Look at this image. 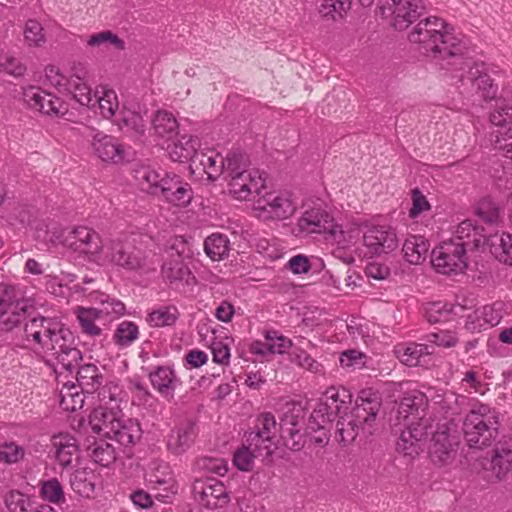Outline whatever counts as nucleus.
Wrapping results in <instances>:
<instances>
[{
  "label": "nucleus",
  "mask_w": 512,
  "mask_h": 512,
  "mask_svg": "<svg viewBox=\"0 0 512 512\" xmlns=\"http://www.w3.org/2000/svg\"><path fill=\"white\" fill-rule=\"evenodd\" d=\"M409 41L430 57L441 70L464 64L467 45L462 37L448 30L446 22L436 16L420 20L409 33Z\"/></svg>",
  "instance_id": "nucleus-1"
},
{
  "label": "nucleus",
  "mask_w": 512,
  "mask_h": 512,
  "mask_svg": "<svg viewBox=\"0 0 512 512\" xmlns=\"http://www.w3.org/2000/svg\"><path fill=\"white\" fill-rule=\"evenodd\" d=\"M25 340L32 347L56 361L62 370L77 367L82 359L73 333L57 318L36 316L24 325Z\"/></svg>",
  "instance_id": "nucleus-2"
},
{
  "label": "nucleus",
  "mask_w": 512,
  "mask_h": 512,
  "mask_svg": "<svg viewBox=\"0 0 512 512\" xmlns=\"http://www.w3.org/2000/svg\"><path fill=\"white\" fill-rule=\"evenodd\" d=\"M135 179L143 192L174 206L185 207L193 198L190 184L175 173H160L149 166H141L135 170Z\"/></svg>",
  "instance_id": "nucleus-3"
},
{
  "label": "nucleus",
  "mask_w": 512,
  "mask_h": 512,
  "mask_svg": "<svg viewBox=\"0 0 512 512\" xmlns=\"http://www.w3.org/2000/svg\"><path fill=\"white\" fill-rule=\"evenodd\" d=\"M381 402L377 396L372 398L359 397L356 406L350 413H345L339 418L336 424V437L343 445L351 444L357 437L359 430H368L372 428Z\"/></svg>",
  "instance_id": "nucleus-4"
},
{
  "label": "nucleus",
  "mask_w": 512,
  "mask_h": 512,
  "mask_svg": "<svg viewBox=\"0 0 512 512\" xmlns=\"http://www.w3.org/2000/svg\"><path fill=\"white\" fill-rule=\"evenodd\" d=\"M248 158L242 152H232L226 157V175L229 193L237 200H247L252 193L264 187V178L248 169Z\"/></svg>",
  "instance_id": "nucleus-5"
},
{
  "label": "nucleus",
  "mask_w": 512,
  "mask_h": 512,
  "mask_svg": "<svg viewBox=\"0 0 512 512\" xmlns=\"http://www.w3.org/2000/svg\"><path fill=\"white\" fill-rule=\"evenodd\" d=\"M498 415L487 405H480L465 418L463 432L470 447L483 448L490 445L498 434Z\"/></svg>",
  "instance_id": "nucleus-6"
},
{
  "label": "nucleus",
  "mask_w": 512,
  "mask_h": 512,
  "mask_svg": "<svg viewBox=\"0 0 512 512\" xmlns=\"http://www.w3.org/2000/svg\"><path fill=\"white\" fill-rule=\"evenodd\" d=\"M61 244L79 255L84 256L89 262L103 266L107 241L91 228L78 226L62 235Z\"/></svg>",
  "instance_id": "nucleus-7"
},
{
  "label": "nucleus",
  "mask_w": 512,
  "mask_h": 512,
  "mask_svg": "<svg viewBox=\"0 0 512 512\" xmlns=\"http://www.w3.org/2000/svg\"><path fill=\"white\" fill-rule=\"evenodd\" d=\"M446 73L452 78H457L463 85L470 84L484 100H492L497 95L498 86L488 75L484 64L472 65L464 56V64L453 66Z\"/></svg>",
  "instance_id": "nucleus-8"
},
{
  "label": "nucleus",
  "mask_w": 512,
  "mask_h": 512,
  "mask_svg": "<svg viewBox=\"0 0 512 512\" xmlns=\"http://www.w3.org/2000/svg\"><path fill=\"white\" fill-rule=\"evenodd\" d=\"M104 265H115L127 270L148 269L154 270V263H150L147 256L139 248L130 242L119 239L107 240V247L104 253Z\"/></svg>",
  "instance_id": "nucleus-9"
},
{
  "label": "nucleus",
  "mask_w": 512,
  "mask_h": 512,
  "mask_svg": "<svg viewBox=\"0 0 512 512\" xmlns=\"http://www.w3.org/2000/svg\"><path fill=\"white\" fill-rule=\"evenodd\" d=\"M189 254L190 249L187 242L182 237L174 238L166 251L165 261L162 265V276L170 283L193 284L195 277L184 263V258L188 257Z\"/></svg>",
  "instance_id": "nucleus-10"
},
{
  "label": "nucleus",
  "mask_w": 512,
  "mask_h": 512,
  "mask_svg": "<svg viewBox=\"0 0 512 512\" xmlns=\"http://www.w3.org/2000/svg\"><path fill=\"white\" fill-rule=\"evenodd\" d=\"M448 422L437 423L436 429L431 430L432 438L429 446V456L438 465L451 463L457 453L459 439L457 431Z\"/></svg>",
  "instance_id": "nucleus-11"
},
{
  "label": "nucleus",
  "mask_w": 512,
  "mask_h": 512,
  "mask_svg": "<svg viewBox=\"0 0 512 512\" xmlns=\"http://www.w3.org/2000/svg\"><path fill=\"white\" fill-rule=\"evenodd\" d=\"M465 242H443L432 250L431 263L445 275L462 273L467 267Z\"/></svg>",
  "instance_id": "nucleus-12"
},
{
  "label": "nucleus",
  "mask_w": 512,
  "mask_h": 512,
  "mask_svg": "<svg viewBox=\"0 0 512 512\" xmlns=\"http://www.w3.org/2000/svg\"><path fill=\"white\" fill-rule=\"evenodd\" d=\"M296 211V204L287 192H269L253 205L254 215L261 220H285Z\"/></svg>",
  "instance_id": "nucleus-13"
},
{
  "label": "nucleus",
  "mask_w": 512,
  "mask_h": 512,
  "mask_svg": "<svg viewBox=\"0 0 512 512\" xmlns=\"http://www.w3.org/2000/svg\"><path fill=\"white\" fill-rule=\"evenodd\" d=\"M428 392L432 393V389H429ZM430 398L434 399V396L419 390H412L405 393L395 412L397 420L395 425L407 427L411 422L419 423V418L421 417L427 418L426 409Z\"/></svg>",
  "instance_id": "nucleus-14"
},
{
  "label": "nucleus",
  "mask_w": 512,
  "mask_h": 512,
  "mask_svg": "<svg viewBox=\"0 0 512 512\" xmlns=\"http://www.w3.org/2000/svg\"><path fill=\"white\" fill-rule=\"evenodd\" d=\"M192 492L195 501L207 509L223 507L229 500L224 484L214 478L195 480Z\"/></svg>",
  "instance_id": "nucleus-15"
},
{
  "label": "nucleus",
  "mask_w": 512,
  "mask_h": 512,
  "mask_svg": "<svg viewBox=\"0 0 512 512\" xmlns=\"http://www.w3.org/2000/svg\"><path fill=\"white\" fill-rule=\"evenodd\" d=\"M304 412L300 406L293 405L284 413L279 424V430L284 445L293 451H299L304 446V434L301 432Z\"/></svg>",
  "instance_id": "nucleus-16"
},
{
  "label": "nucleus",
  "mask_w": 512,
  "mask_h": 512,
  "mask_svg": "<svg viewBox=\"0 0 512 512\" xmlns=\"http://www.w3.org/2000/svg\"><path fill=\"white\" fill-rule=\"evenodd\" d=\"M419 420V423L411 422L405 427L397 441V450L406 456L419 454L429 433L428 429L433 428L430 418L421 417Z\"/></svg>",
  "instance_id": "nucleus-17"
},
{
  "label": "nucleus",
  "mask_w": 512,
  "mask_h": 512,
  "mask_svg": "<svg viewBox=\"0 0 512 512\" xmlns=\"http://www.w3.org/2000/svg\"><path fill=\"white\" fill-rule=\"evenodd\" d=\"M24 102L32 109L42 114L60 117L67 112V106L59 97L36 87L23 91Z\"/></svg>",
  "instance_id": "nucleus-18"
},
{
  "label": "nucleus",
  "mask_w": 512,
  "mask_h": 512,
  "mask_svg": "<svg viewBox=\"0 0 512 512\" xmlns=\"http://www.w3.org/2000/svg\"><path fill=\"white\" fill-rule=\"evenodd\" d=\"M33 306L27 299L12 298L6 294L0 299V327L11 331L22 323L30 315L29 310Z\"/></svg>",
  "instance_id": "nucleus-19"
},
{
  "label": "nucleus",
  "mask_w": 512,
  "mask_h": 512,
  "mask_svg": "<svg viewBox=\"0 0 512 512\" xmlns=\"http://www.w3.org/2000/svg\"><path fill=\"white\" fill-rule=\"evenodd\" d=\"M363 242L371 255L389 253L398 246V238L395 231L385 225L369 227L364 233Z\"/></svg>",
  "instance_id": "nucleus-20"
},
{
  "label": "nucleus",
  "mask_w": 512,
  "mask_h": 512,
  "mask_svg": "<svg viewBox=\"0 0 512 512\" xmlns=\"http://www.w3.org/2000/svg\"><path fill=\"white\" fill-rule=\"evenodd\" d=\"M298 225L307 233H329L334 237L343 233L342 227L334 223L332 216L320 208L305 211Z\"/></svg>",
  "instance_id": "nucleus-21"
},
{
  "label": "nucleus",
  "mask_w": 512,
  "mask_h": 512,
  "mask_svg": "<svg viewBox=\"0 0 512 512\" xmlns=\"http://www.w3.org/2000/svg\"><path fill=\"white\" fill-rule=\"evenodd\" d=\"M388 5V10L393 15V25L396 29L403 30L416 20L425 5L422 0H383Z\"/></svg>",
  "instance_id": "nucleus-22"
},
{
  "label": "nucleus",
  "mask_w": 512,
  "mask_h": 512,
  "mask_svg": "<svg viewBox=\"0 0 512 512\" xmlns=\"http://www.w3.org/2000/svg\"><path fill=\"white\" fill-rule=\"evenodd\" d=\"M122 416L120 407L99 406L89 416V424L94 433L108 438L112 431L119 427V420Z\"/></svg>",
  "instance_id": "nucleus-23"
},
{
  "label": "nucleus",
  "mask_w": 512,
  "mask_h": 512,
  "mask_svg": "<svg viewBox=\"0 0 512 512\" xmlns=\"http://www.w3.org/2000/svg\"><path fill=\"white\" fill-rule=\"evenodd\" d=\"M91 138L93 151L102 161L119 163L124 160L125 151L114 137L92 131Z\"/></svg>",
  "instance_id": "nucleus-24"
},
{
  "label": "nucleus",
  "mask_w": 512,
  "mask_h": 512,
  "mask_svg": "<svg viewBox=\"0 0 512 512\" xmlns=\"http://www.w3.org/2000/svg\"><path fill=\"white\" fill-rule=\"evenodd\" d=\"M152 387L166 400L174 399L175 390L181 381L175 371L169 366H158L149 373Z\"/></svg>",
  "instance_id": "nucleus-25"
},
{
  "label": "nucleus",
  "mask_w": 512,
  "mask_h": 512,
  "mask_svg": "<svg viewBox=\"0 0 512 512\" xmlns=\"http://www.w3.org/2000/svg\"><path fill=\"white\" fill-rule=\"evenodd\" d=\"M195 437L194 423L191 421L183 422L170 431L167 437V448L171 453L181 455L192 446Z\"/></svg>",
  "instance_id": "nucleus-26"
},
{
  "label": "nucleus",
  "mask_w": 512,
  "mask_h": 512,
  "mask_svg": "<svg viewBox=\"0 0 512 512\" xmlns=\"http://www.w3.org/2000/svg\"><path fill=\"white\" fill-rule=\"evenodd\" d=\"M202 168L209 180H216L220 175H226V158L214 151L198 152L193 158L191 168Z\"/></svg>",
  "instance_id": "nucleus-27"
},
{
  "label": "nucleus",
  "mask_w": 512,
  "mask_h": 512,
  "mask_svg": "<svg viewBox=\"0 0 512 512\" xmlns=\"http://www.w3.org/2000/svg\"><path fill=\"white\" fill-rule=\"evenodd\" d=\"M54 455L62 468H70L73 459L77 457L79 448L76 439L69 434H58L52 438Z\"/></svg>",
  "instance_id": "nucleus-28"
},
{
  "label": "nucleus",
  "mask_w": 512,
  "mask_h": 512,
  "mask_svg": "<svg viewBox=\"0 0 512 512\" xmlns=\"http://www.w3.org/2000/svg\"><path fill=\"white\" fill-rule=\"evenodd\" d=\"M91 103L88 107L93 110L98 109L99 113L106 119L114 117L119 107L116 92L106 86L96 88Z\"/></svg>",
  "instance_id": "nucleus-29"
},
{
  "label": "nucleus",
  "mask_w": 512,
  "mask_h": 512,
  "mask_svg": "<svg viewBox=\"0 0 512 512\" xmlns=\"http://www.w3.org/2000/svg\"><path fill=\"white\" fill-rule=\"evenodd\" d=\"M74 314L76 315L83 334L90 337H99L102 335L103 329L97 324V322L103 325H106L107 323L103 321V318L95 307L86 308L78 306L75 308Z\"/></svg>",
  "instance_id": "nucleus-30"
},
{
  "label": "nucleus",
  "mask_w": 512,
  "mask_h": 512,
  "mask_svg": "<svg viewBox=\"0 0 512 512\" xmlns=\"http://www.w3.org/2000/svg\"><path fill=\"white\" fill-rule=\"evenodd\" d=\"M199 141L189 135H180L176 141L168 146V153L170 158L175 162H185L190 160L192 167L193 158L198 154L197 147Z\"/></svg>",
  "instance_id": "nucleus-31"
},
{
  "label": "nucleus",
  "mask_w": 512,
  "mask_h": 512,
  "mask_svg": "<svg viewBox=\"0 0 512 512\" xmlns=\"http://www.w3.org/2000/svg\"><path fill=\"white\" fill-rule=\"evenodd\" d=\"M395 353L403 364L415 367L424 364L432 351L429 350V346L426 344L412 342L397 346Z\"/></svg>",
  "instance_id": "nucleus-32"
},
{
  "label": "nucleus",
  "mask_w": 512,
  "mask_h": 512,
  "mask_svg": "<svg viewBox=\"0 0 512 512\" xmlns=\"http://www.w3.org/2000/svg\"><path fill=\"white\" fill-rule=\"evenodd\" d=\"M93 299L99 305L95 307L96 310L106 323L118 319L126 312L125 304L122 301L107 294L97 293Z\"/></svg>",
  "instance_id": "nucleus-33"
},
{
  "label": "nucleus",
  "mask_w": 512,
  "mask_h": 512,
  "mask_svg": "<svg viewBox=\"0 0 512 512\" xmlns=\"http://www.w3.org/2000/svg\"><path fill=\"white\" fill-rule=\"evenodd\" d=\"M115 122L121 130H125L136 136L143 135L146 129V122L141 112L136 110L134 106L127 107L125 105Z\"/></svg>",
  "instance_id": "nucleus-34"
},
{
  "label": "nucleus",
  "mask_w": 512,
  "mask_h": 512,
  "mask_svg": "<svg viewBox=\"0 0 512 512\" xmlns=\"http://www.w3.org/2000/svg\"><path fill=\"white\" fill-rule=\"evenodd\" d=\"M141 437V428L136 420L124 418L119 420V427L114 429L109 439H113L122 446H129L138 441Z\"/></svg>",
  "instance_id": "nucleus-35"
},
{
  "label": "nucleus",
  "mask_w": 512,
  "mask_h": 512,
  "mask_svg": "<svg viewBox=\"0 0 512 512\" xmlns=\"http://www.w3.org/2000/svg\"><path fill=\"white\" fill-rule=\"evenodd\" d=\"M77 369V382L78 387L82 390L83 393H93L97 391L101 385L102 375L99 372V369L94 364H86L83 366L77 365L75 367ZM74 368L68 370L72 372Z\"/></svg>",
  "instance_id": "nucleus-36"
},
{
  "label": "nucleus",
  "mask_w": 512,
  "mask_h": 512,
  "mask_svg": "<svg viewBox=\"0 0 512 512\" xmlns=\"http://www.w3.org/2000/svg\"><path fill=\"white\" fill-rule=\"evenodd\" d=\"M489 120L497 128L493 132L496 143L500 142L501 137L512 138V107H497L490 113Z\"/></svg>",
  "instance_id": "nucleus-37"
},
{
  "label": "nucleus",
  "mask_w": 512,
  "mask_h": 512,
  "mask_svg": "<svg viewBox=\"0 0 512 512\" xmlns=\"http://www.w3.org/2000/svg\"><path fill=\"white\" fill-rule=\"evenodd\" d=\"M428 241L422 236L408 237L402 247L403 255L410 264H420L427 257Z\"/></svg>",
  "instance_id": "nucleus-38"
},
{
  "label": "nucleus",
  "mask_w": 512,
  "mask_h": 512,
  "mask_svg": "<svg viewBox=\"0 0 512 512\" xmlns=\"http://www.w3.org/2000/svg\"><path fill=\"white\" fill-rule=\"evenodd\" d=\"M204 250L207 256L213 261H219L228 256L230 241L227 235L213 233L204 241Z\"/></svg>",
  "instance_id": "nucleus-39"
},
{
  "label": "nucleus",
  "mask_w": 512,
  "mask_h": 512,
  "mask_svg": "<svg viewBox=\"0 0 512 512\" xmlns=\"http://www.w3.org/2000/svg\"><path fill=\"white\" fill-rule=\"evenodd\" d=\"M458 310H463V307L438 301L429 303L426 306L425 315L430 323H439L450 320V315H457Z\"/></svg>",
  "instance_id": "nucleus-40"
},
{
  "label": "nucleus",
  "mask_w": 512,
  "mask_h": 512,
  "mask_svg": "<svg viewBox=\"0 0 512 512\" xmlns=\"http://www.w3.org/2000/svg\"><path fill=\"white\" fill-rule=\"evenodd\" d=\"M245 444L249 446L252 451L263 459L269 458L276 446L275 440H271L270 436H263L259 432H249L246 435Z\"/></svg>",
  "instance_id": "nucleus-41"
},
{
  "label": "nucleus",
  "mask_w": 512,
  "mask_h": 512,
  "mask_svg": "<svg viewBox=\"0 0 512 512\" xmlns=\"http://www.w3.org/2000/svg\"><path fill=\"white\" fill-rule=\"evenodd\" d=\"M492 470L501 479L512 468V447L501 445L494 450L491 460Z\"/></svg>",
  "instance_id": "nucleus-42"
},
{
  "label": "nucleus",
  "mask_w": 512,
  "mask_h": 512,
  "mask_svg": "<svg viewBox=\"0 0 512 512\" xmlns=\"http://www.w3.org/2000/svg\"><path fill=\"white\" fill-rule=\"evenodd\" d=\"M333 407L327 402H320L310 415L308 429L311 431L325 430L333 420Z\"/></svg>",
  "instance_id": "nucleus-43"
},
{
  "label": "nucleus",
  "mask_w": 512,
  "mask_h": 512,
  "mask_svg": "<svg viewBox=\"0 0 512 512\" xmlns=\"http://www.w3.org/2000/svg\"><path fill=\"white\" fill-rule=\"evenodd\" d=\"M93 475L84 469L76 470L70 477L72 489L83 497H91L95 492Z\"/></svg>",
  "instance_id": "nucleus-44"
},
{
  "label": "nucleus",
  "mask_w": 512,
  "mask_h": 512,
  "mask_svg": "<svg viewBox=\"0 0 512 512\" xmlns=\"http://www.w3.org/2000/svg\"><path fill=\"white\" fill-rule=\"evenodd\" d=\"M155 133L161 137L170 138L178 128V122L174 115L167 111H158L152 119Z\"/></svg>",
  "instance_id": "nucleus-45"
},
{
  "label": "nucleus",
  "mask_w": 512,
  "mask_h": 512,
  "mask_svg": "<svg viewBox=\"0 0 512 512\" xmlns=\"http://www.w3.org/2000/svg\"><path fill=\"white\" fill-rule=\"evenodd\" d=\"M40 496L47 502L60 505L65 502V493L62 484L56 478L40 482Z\"/></svg>",
  "instance_id": "nucleus-46"
},
{
  "label": "nucleus",
  "mask_w": 512,
  "mask_h": 512,
  "mask_svg": "<svg viewBox=\"0 0 512 512\" xmlns=\"http://www.w3.org/2000/svg\"><path fill=\"white\" fill-rule=\"evenodd\" d=\"M351 0H322L319 13L328 20H337L344 17L349 10Z\"/></svg>",
  "instance_id": "nucleus-47"
},
{
  "label": "nucleus",
  "mask_w": 512,
  "mask_h": 512,
  "mask_svg": "<svg viewBox=\"0 0 512 512\" xmlns=\"http://www.w3.org/2000/svg\"><path fill=\"white\" fill-rule=\"evenodd\" d=\"M4 503L6 508L10 512H32L33 511V499L18 491L11 490L9 491L4 498Z\"/></svg>",
  "instance_id": "nucleus-48"
},
{
  "label": "nucleus",
  "mask_w": 512,
  "mask_h": 512,
  "mask_svg": "<svg viewBox=\"0 0 512 512\" xmlns=\"http://www.w3.org/2000/svg\"><path fill=\"white\" fill-rule=\"evenodd\" d=\"M138 336V326L132 321H123L117 326L113 334V340L119 347H128Z\"/></svg>",
  "instance_id": "nucleus-49"
},
{
  "label": "nucleus",
  "mask_w": 512,
  "mask_h": 512,
  "mask_svg": "<svg viewBox=\"0 0 512 512\" xmlns=\"http://www.w3.org/2000/svg\"><path fill=\"white\" fill-rule=\"evenodd\" d=\"M291 363L314 374L323 372V365L301 348H294L289 354Z\"/></svg>",
  "instance_id": "nucleus-50"
},
{
  "label": "nucleus",
  "mask_w": 512,
  "mask_h": 512,
  "mask_svg": "<svg viewBox=\"0 0 512 512\" xmlns=\"http://www.w3.org/2000/svg\"><path fill=\"white\" fill-rule=\"evenodd\" d=\"M179 312L174 306L160 307L152 311L148 317V323L153 327H163L173 325L178 319Z\"/></svg>",
  "instance_id": "nucleus-51"
},
{
  "label": "nucleus",
  "mask_w": 512,
  "mask_h": 512,
  "mask_svg": "<svg viewBox=\"0 0 512 512\" xmlns=\"http://www.w3.org/2000/svg\"><path fill=\"white\" fill-rule=\"evenodd\" d=\"M491 246L494 247V254L499 261L512 266L511 234L502 233L499 237L494 236L491 240Z\"/></svg>",
  "instance_id": "nucleus-52"
},
{
  "label": "nucleus",
  "mask_w": 512,
  "mask_h": 512,
  "mask_svg": "<svg viewBox=\"0 0 512 512\" xmlns=\"http://www.w3.org/2000/svg\"><path fill=\"white\" fill-rule=\"evenodd\" d=\"M90 456L95 463L103 467L110 466L116 460V452L114 447L103 440L93 444Z\"/></svg>",
  "instance_id": "nucleus-53"
},
{
  "label": "nucleus",
  "mask_w": 512,
  "mask_h": 512,
  "mask_svg": "<svg viewBox=\"0 0 512 512\" xmlns=\"http://www.w3.org/2000/svg\"><path fill=\"white\" fill-rule=\"evenodd\" d=\"M26 449L14 441L0 443V462L8 465L17 464L24 460Z\"/></svg>",
  "instance_id": "nucleus-54"
},
{
  "label": "nucleus",
  "mask_w": 512,
  "mask_h": 512,
  "mask_svg": "<svg viewBox=\"0 0 512 512\" xmlns=\"http://www.w3.org/2000/svg\"><path fill=\"white\" fill-rule=\"evenodd\" d=\"M98 398L101 402L100 406L110 407L116 406L120 407V403L124 398V391L120 385L117 383H107L105 384L98 392Z\"/></svg>",
  "instance_id": "nucleus-55"
},
{
  "label": "nucleus",
  "mask_w": 512,
  "mask_h": 512,
  "mask_svg": "<svg viewBox=\"0 0 512 512\" xmlns=\"http://www.w3.org/2000/svg\"><path fill=\"white\" fill-rule=\"evenodd\" d=\"M476 214L488 224H496L500 220V208L490 198H483L478 202Z\"/></svg>",
  "instance_id": "nucleus-56"
},
{
  "label": "nucleus",
  "mask_w": 512,
  "mask_h": 512,
  "mask_svg": "<svg viewBox=\"0 0 512 512\" xmlns=\"http://www.w3.org/2000/svg\"><path fill=\"white\" fill-rule=\"evenodd\" d=\"M87 45L91 46V47H101L104 45H112L118 50H123L125 48L124 41L110 30L101 31L99 33L92 34L87 39Z\"/></svg>",
  "instance_id": "nucleus-57"
},
{
  "label": "nucleus",
  "mask_w": 512,
  "mask_h": 512,
  "mask_svg": "<svg viewBox=\"0 0 512 512\" xmlns=\"http://www.w3.org/2000/svg\"><path fill=\"white\" fill-rule=\"evenodd\" d=\"M456 237L459 240H469L478 246L483 237L482 229L475 224V222L471 219H466L459 223L455 231Z\"/></svg>",
  "instance_id": "nucleus-58"
},
{
  "label": "nucleus",
  "mask_w": 512,
  "mask_h": 512,
  "mask_svg": "<svg viewBox=\"0 0 512 512\" xmlns=\"http://www.w3.org/2000/svg\"><path fill=\"white\" fill-rule=\"evenodd\" d=\"M333 407V413L338 415L342 409H347V404L350 402V394L345 389H337L331 387L325 392V401Z\"/></svg>",
  "instance_id": "nucleus-59"
},
{
  "label": "nucleus",
  "mask_w": 512,
  "mask_h": 512,
  "mask_svg": "<svg viewBox=\"0 0 512 512\" xmlns=\"http://www.w3.org/2000/svg\"><path fill=\"white\" fill-rule=\"evenodd\" d=\"M264 339L268 341L272 354H283L292 347V341L275 330H266Z\"/></svg>",
  "instance_id": "nucleus-60"
},
{
  "label": "nucleus",
  "mask_w": 512,
  "mask_h": 512,
  "mask_svg": "<svg viewBox=\"0 0 512 512\" xmlns=\"http://www.w3.org/2000/svg\"><path fill=\"white\" fill-rule=\"evenodd\" d=\"M277 431V422L273 414L267 412L258 416L253 432H259V434L270 436L271 440H275Z\"/></svg>",
  "instance_id": "nucleus-61"
},
{
  "label": "nucleus",
  "mask_w": 512,
  "mask_h": 512,
  "mask_svg": "<svg viewBox=\"0 0 512 512\" xmlns=\"http://www.w3.org/2000/svg\"><path fill=\"white\" fill-rule=\"evenodd\" d=\"M25 42L29 46H40L45 42L43 27L36 20H28L24 29Z\"/></svg>",
  "instance_id": "nucleus-62"
},
{
  "label": "nucleus",
  "mask_w": 512,
  "mask_h": 512,
  "mask_svg": "<svg viewBox=\"0 0 512 512\" xmlns=\"http://www.w3.org/2000/svg\"><path fill=\"white\" fill-rule=\"evenodd\" d=\"M365 358L364 353L351 349L341 353L339 362L343 368L356 370L365 366Z\"/></svg>",
  "instance_id": "nucleus-63"
},
{
  "label": "nucleus",
  "mask_w": 512,
  "mask_h": 512,
  "mask_svg": "<svg viewBox=\"0 0 512 512\" xmlns=\"http://www.w3.org/2000/svg\"><path fill=\"white\" fill-rule=\"evenodd\" d=\"M255 458L259 457L252 451L249 446L244 444L235 452L233 462L239 470L249 471L253 467Z\"/></svg>",
  "instance_id": "nucleus-64"
}]
</instances>
